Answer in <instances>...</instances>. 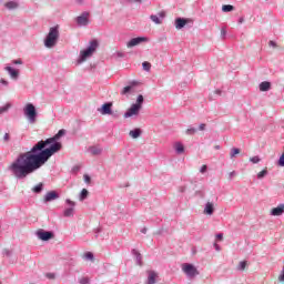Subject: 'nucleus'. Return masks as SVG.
<instances>
[{
  "instance_id": "nucleus-38",
  "label": "nucleus",
  "mask_w": 284,
  "mask_h": 284,
  "mask_svg": "<svg viewBox=\"0 0 284 284\" xmlns=\"http://www.w3.org/2000/svg\"><path fill=\"white\" fill-rule=\"evenodd\" d=\"M12 63L14 65H22L23 64V61H21V59H18V60H13Z\"/></svg>"
},
{
  "instance_id": "nucleus-31",
  "label": "nucleus",
  "mask_w": 284,
  "mask_h": 284,
  "mask_svg": "<svg viewBox=\"0 0 284 284\" xmlns=\"http://www.w3.org/2000/svg\"><path fill=\"white\" fill-rule=\"evenodd\" d=\"M88 199V191L83 189L80 194V201H85Z\"/></svg>"
},
{
  "instance_id": "nucleus-46",
  "label": "nucleus",
  "mask_w": 284,
  "mask_h": 284,
  "mask_svg": "<svg viewBox=\"0 0 284 284\" xmlns=\"http://www.w3.org/2000/svg\"><path fill=\"white\" fill-rule=\"evenodd\" d=\"M0 83H2V85H8V81H6L4 79H1Z\"/></svg>"
},
{
  "instance_id": "nucleus-35",
  "label": "nucleus",
  "mask_w": 284,
  "mask_h": 284,
  "mask_svg": "<svg viewBox=\"0 0 284 284\" xmlns=\"http://www.w3.org/2000/svg\"><path fill=\"white\" fill-rule=\"evenodd\" d=\"M10 105L0 106V114H3V112H8Z\"/></svg>"
},
{
  "instance_id": "nucleus-4",
  "label": "nucleus",
  "mask_w": 284,
  "mask_h": 284,
  "mask_svg": "<svg viewBox=\"0 0 284 284\" xmlns=\"http://www.w3.org/2000/svg\"><path fill=\"white\" fill-rule=\"evenodd\" d=\"M24 115L27 116L29 123H37V109L34 104L28 103L24 106Z\"/></svg>"
},
{
  "instance_id": "nucleus-7",
  "label": "nucleus",
  "mask_w": 284,
  "mask_h": 284,
  "mask_svg": "<svg viewBox=\"0 0 284 284\" xmlns=\"http://www.w3.org/2000/svg\"><path fill=\"white\" fill-rule=\"evenodd\" d=\"M145 41H148V38H145V37L133 38L126 43V48H134Z\"/></svg>"
},
{
  "instance_id": "nucleus-20",
  "label": "nucleus",
  "mask_w": 284,
  "mask_h": 284,
  "mask_svg": "<svg viewBox=\"0 0 284 284\" xmlns=\"http://www.w3.org/2000/svg\"><path fill=\"white\" fill-rule=\"evenodd\" d=\"M272 88V84L267 81H264L260 84L261 92H267Z\"/></svg>"
},
{
  "instance_id": "nucleus-9",
  "label": "nucleus",
  "mask_w": 284,
  "mask_h": 284,
  "mask_svg": "<svg viewBox=\"0 0 284 284\" xmlns=\"http://www.w3.org/2000/svg\"><path fill=\"white\" fill-rule=\"evenodd\" d=\"M150 19L151 21H153V23H156L159 26L163 23V19H165V11H161L159 16H151Z\"/></svg>"
},
{
  "instance_id": "nucleus-22",
  "label": "nucleus",
  "mask_w": 284,
  "mask_h": 284,
  "mask_svg": "<svg viewBox=\"0 0 284 284\" xmlns=\"http://www.w3.org/2000/svg\"><path fill=\"white\" fill-rule=\"evenodd\" d=\"M4 7L8 10H17V8H19V3L14 2V1H9L4 4Z\"/></svg>"
},
{
  "instance_id": "nucleus-12",
  "label": "nucleus",
  "mask_w": 284,
  "mask_h": 284,
  "mask_svg": "<svg viewBox=\"0 0 284 284\" xmlns=\"http://www.w3.org/2000/svg\"><path fill=\"white\" fill-rule=\"evenodd\" d=\"M67 203L71 207H69L64 211V216H72V214H74V205H77V203L74 201H71V200H67Z\"/></svg>"
},
{
  "instance_id": "nucleus-6",
  "label": "nucleus",
  "mask_w": 284,
  "mask_h": 284,
  "mask_svg": "<svg viewBox=\"0 0 284 284\" xmlns=\"http://www.w3.org/2000/svg\"><path fill=\"white\" fill-rule=\"evenodd\" d=\"M141 112V108L136 104H132L131 108L124 113V119H130V116H136Z\"/></svg>"
},
{
  "instance_id": "nucleus-18",
  "label": "nucleus",
  "mask_w": 284,
  "mask_h": 284,
  "mask_svg": "<svg viewBox=\"0 0 284 284\" xmlns=\"http://www.w3.org/2000/svg\"><path fill=\"white\" fill-rule=\"evenodd\" d=\"M204 214L212 216L214 214V203L207 202L204 209Z\"/></svg>"
},
{
  "instance_id": "nucleus-14",
  "label": "nucleus",
  "mask_w": 284,
  "mask_h": 284,
  "mask_svg": "<svg viewBox=\"0 0 284 284\" xmlns=\"http://www.w3.org/2000/svg\"><path fill=\"white\" fill-rule=\"evenodd\" d=\"M149 276H148V282L146 284H154L156 283V278H159V274L154 271H149L148 272Z\"/></svg>"
},
{
  "instance_id": "nucleus-37",
  "label": "nucleus",
  "mask_w": 284,
  "mask_h": 284,
  "mask_svg": "<svg viewBox=\"0 0 284 284\" xmlns=\"http://www.w3.org/2000/svg\"><path fill=\"white\" fill-rule=\"evenodd\" d=\"M186 134H196V129L195 128L187 129Z\"/></svg>"
},
{
  "instance_id": "nucleus-17",
  "label": "nucleus",
  "mask_w": 284,
  "mask_h": 284,
  "mask_svg": "<svg viewBox=\"0 0 284 284\" xmlns=\"http://www.w3.org/2000/svg\"><path fill=\"white\" fill-rule=\"evenodd\" d=\"M4 70L10 74L11 79H19V71L12 67H6Z\"/></svg>"
},
{
  "instance_id": "nucleus-41",
  "label": "nucleus",
  "mask_w": 284,
  "mask_h": 284,
  "mask_svg": "<svg viewBox=\"0 0 284 284\" xmlns=\"http://www.w3.org/2000/svg\"><path fill=\"white\" fill-rule=\"evenodd\" d=\"M3 141H6V142L10 141V134L9 133H6L3 135Z\"/></svg>"
},
{
  "instance_id": "nucleus-15",
  "label": "nucleus",
  "mask_w": 284,
  "mask_h": 284,
  "mask_svg": "<svg viewBox=\"0 0 284 284\" xmlns=\"http://www.w3.org/2000/svg\"><path fill=\"white\" fill-rule=\"evenodd\" d=\"M38 236L41 241H50V239H52V232H48V231L38 232Z\"/></svg>"
},
{
  "instance_id": "nucleus-42",
  "label": "nucleus",
  "mask_w": 284,
  "mask_h": 284,
  "mask_svg": "<svg viewBox=\"0 0 284 284\" xmlns=\"http://www.w3.org/2000/svg\"><path fill=\"white\" fill-rule=\"evenodd\" d=\"M217 241H223V233L216 235Z\"/></svg>"
},
{
  "instance_id": "nucleus-16",
  "label": "nucleus",
  "mask_w": 284,
  "mask_h": 284,
  "mask_svg": "<svg viewBox=\"0 0 284 284\" xmlns=\"http://www.w3.org/2000/svg\"><path fill=\"white\" fill-rule=\"evenodd\" d=\"M185 26H187V20H185L183 18H178L175 20V28H176V30H182V28H185Z\"/></svg>"
},
{
  "instance_id": "nucleus-47",
  "label": "nucleus",
  "mask_w": 284,
  "mask_h": 284,
  "mask_svg": "<svg viewBox=\"0 0 284 284\" xmlns=\"http://www.w3.org/2000/svg\"><path fill=\"white\" fill-rule=\"evenodd\" d=\"M199 130L201 131L205 130V124L204 123L200 124Z\"/></svg>"
},
{
  "instance_id": "nucleus-30",
  "label": "nucleus",
  "mask_w": 284,
  "mask_h": 284,
  "mask_svg": "<svg viewBox=\"0 0 284 284\" xmlns=\"http://www.w3.org/2000/svg\"><path fill=\"white\" fill-rule=\"evenodd\" d=\"M236 154H241V149L233 148L231 150V159H234V156H236Z\"/></svg>"
},
{
  "instance_id": "nucleus-44",
  "label": "nucleus",
  "mask_w": 284,
  "mask_h": 284,
  "mask_svg": "<svg viewBox=\"0 0 284 284\" xmlns=\"http://www.w3.org/2000/svg\"><path fill=\"white\" fill-rule=\"evenodd\" d=\"M268 45H271L272 48H276V42L270 41V42H268Z\"/></svg>"
},
{
  "instance_id": "nucleus-39",
  "label": "nucleus",
  "mask_w": 284,
  "mask_h": 284,
  "mask_svg": "<svg viewBox=\"0 0 284 284\" xmlns=\"http://www.w3.org/2000/svg\"><path fill=\"white\" fill-rule=\"evenodd\" d=\"M200 172H201L202 174H205V172H207V165L203 164L202 168H201V170H200Z\"/></svg>"
},
{
  "instance_id": "nucleus-32",
  "label": "nucleus",
  "mask_w": 284,
  "mask_h": 284,
  "mask_svg": "<svg viewBox=\"0 0 284 284\" xmlns=\"http://www.w3.org/2000/svg\"><path fill=\"white\" fill-rule=\"evenodd\" d=\"M32 190H33V192H36V194H39V192H41V190H43V184L40 183V184L36 185Z\"/></svg>"
},
{
  "instance_id": "nucleus-8",
  "label": "nucleus",
  "mask_w": 284,
  "mask_h": 284,
  "mask_svg": "<svg viewBox=\"0 0 284 284\" xmlns=\"http://www.w3.org/2000/svg\"><path fill=\"white\" fill-rule=\"evenodd\" d=\"M90 17V13L84 12L81 16L77 18L78 26H88L89 21L88 18Z\"/></svg>"
},
{
  "instance_id": "nucleus-48",
  "label": "nucleus",
  "mask_w": 284,
  "mask_h": 284,
  "mask_svg": "<svg viewBox=\"0 0 284 284\" xmlns=\"http://www.w3.org/2000/svg\"><path fill=\"white\" fill-rule=\"evenodd\" d=\"M134 3H142V1H145V0H133Z\"/></svg>"
},
{
  "instance_id": "nucleus-49",
  "label": "nucleus",
  "mask_w": 284,
  "mask_h": 284,
  "mask_svg": "<svg viewBox=\"0 0 284 284\" xmlns=\"http://www.w3.org/2000/svg\"><path fill=\"white\" fill-rule=\"evenodd\" d=\"M215 150H221V146L220 145H215Z\"/></svg>"
},
{
  "instance_id": "nucleus-45",
  "label": "nucleus",
  "mask_w": 284,
  "mask_h": 284,
  "mask_svg": "<svg viewBox=\"0 0 284 284\" xmlns=\"http://www.w3.org/2000/svg\"><path fill=\"white\" fill-rule=\"evenodd\" d=\"M230 179L236 176V172L235 171H232L230 174H229Z\"/></svg>"
},
{
  "instance_id": "nucleus-3",
  "label": "nucleus",
  "mask_w": 284,
  "mask_h": 284,
  "mask_svg": "<svg viewBox=\"0 0 284 284\" xmlns=\"http://www.w3.org/2000/svg\"><path fill=\"white\" fill-rule=\"evenodd\" d=\"M57 41H59V27H52L44 40V45L45 48H54Z\"/></svg>"
},
{
  "instance_id": "nucleus-34",
  "label": "nucleus",
  "mask_w": 284,
  "mask_h": 284,
  "mask_svg": "<svg viewBox=\"0 0 284 284\" xmlns=\"http://www.w3.org/2000/svg\"><path fill=\"white\" fill-rule=\"evenodd\" d=\"M132 90V87L128 85L124 87V89L122 90V94H128V92H130Z\"/></svg>"
},
{
  "instance_id": "nucleus-13",
  "label": "nucleus",
  "mask_w": 284,
  "mask_h": 284,
  "mask_svg": "<svg viewBox=\"0 0 284 284\" xmlns=\"http://www.w3.org/2000/svg\"><path fill=\"white\" fill-rule=\"evenodd\" d=\"M99 112H101V114H112V102L104 103Z\"/></svg>"
},
{
  "instance_id": "nucleus-11",
  "label": "nucleus",
  "mask_w": 284,
  "mask_h": 284,
  "mask_svg": "<svg viewBox=\"0 0 284 284\" xmlns=\"http://www.w3.org/2000/svg\"><path fill=\"white\" fill-rule=\"evenodd\" d=\"M284 214V204H280L277 207L271 210L272 216H283Z\"/></svg>"
},
{
  "instance_id": "nucleus-40",
  "label": "nucleus",
  "mask_w": 284,
  "mask_h": 284,
  "mask_svg": "<svg viewBox=\"0 0 284 284\" xmlns=\"http://www.w3.org/2000/svg\"><path fill=\"white\" fill-rule=\"evenodd\" d=\"M45 276L51 281L55 278L54 273H47Z\"/></svg>"
},
{
  "instance_id": "nucleus-33",
  "label": "nucleus",
  "mask_w": 284,
  "mask_h": 284,
  "mask_svg": "<svg viewBox=\"0 0 284 284\" xmlns=\"http://www.w3.org/2000/svg\"><path fill=\"white\" fill-rule=\"evenodd\" d=\"M84 258H87L88 261H94V254H92V252H87L84 254Z\"/></svg>"
},
{
  "instance_id": "nucleus-24",
  "label": "nucleus",
  "mask_w": 284,
  "mask_h": 284,
  "mask_svg": "<svg viewBox=\"0 0 284 284\" xmlns=\"http://www.w3.org/2000/svg\"><path fill=\"white\" fill-rule=\"evenodd\" d=\"M142 68H143V70H145V72H150V70H152V63L144 61L142 63Z\"/></svg>"
},
{
  "instance_id": "nucleus-28",
  "label": "nucleus",
  "mask_w": 284,
  "mask_h": 284,
  "mask_svg": "<svg viewBox=\"0 0 284 284\" xmlns=\"http://www.w3.org/2000/svg\"><path fill=\"white\" fill-rule=\"evenodd\" d=\"M143 101H144L143 95H139L136 99V103L134 105H138L141 109L143 108Z\"/></svg>"
},
{
  "instance_id": "nucleus-23",
  "label": "nucleus",
  "mask_w": 284,
  "mask_h": 284,
  "mask_svg": "<svg viewBox=\"0 0 284 284\" xmlns=\"http://www.w3.org/2000/svg\"><path fill=\"white\" fill-rule=\"evenodd\" d=\"M175 151L178 152V154H183L185 152V146H183V144L181 143H176Z\"/></svg>"
},
{
  "instance_id": "nucleus-29",
  "label": "nucleus",
  "mask_w": 284,
  "mask_h": 284,
  "mask_svg": "<svg viewBox=\"0 0 284 284\" xmlns=\"http://www.w3.org/2000/svg\"><path fill=\"white\" fill-rule=\"evenodd\" d=\"M248 161L253 164L261 163V158L258 155L252 156Z\"/></svg>"
},
{
  "instance_id": "nucleus-1",
  "label": "nucleus",
  "mask_w": 284,
  "mask_h": 284,
  "mask_svg": "<svg viewBox=\"0 0 284 284\" xmlns=\"http://www.w3.org/2000/svg\"><path fill=\"white\" fill-rule=\"evenodd\" d=\"M61 136H65V130L61 129L53 138L41 140L36 143L30 151L20 153L8 166L9 172L16 179H27L37 170H41L53 154H57L62 148L58 142Z\"/></svg>"
},
{
  "instance_id": "nucleus-2",
  "label": "nucleus",
  "mask_w": 284,
  "mask_h": 284,
  "mask_svg": "<svg viewBox=\"0 0 284 284\" xmlns=\"http://www.w3.org/2000/svg\"><path fill=\"white\" fill-rule=\"evenodd\" d=\"M97 48H99V42L97 40H92L89 44V48L80 51L79 63H83V61H88L94 52H97Z\"/></svg>"
},
{
  "instance_id": "nucleus-19",
  "label": "nucleus",
  "mask_w": 284,
  "mask_h": 284,
  "mask_svg": "<svg viewBox=\"0 0 284 284\" xmlns=\"http://www.w3.org/2000/svg\"><path fill=\"white\" fill-rule=\"evenodd\" d=\"M89 152L93 155V156H99V154H101L103 152L102 148L99 146H90L89 148Z\"/></svg>"
},
{
  "instance_id": "nucleus-36",
  "label": "nucleus",
  "mask_w": 284,
  "mask_h": 284,
  "mask_svg": "<svg viewBox=\"0 0 284 284\" xmlns=\"http://www.w3.org/2000/svg\"><path fill=\"white\" fill-rule=\"evenodd\" d=\"M88 283H90V278H88V277L80 278V284H88Z\"/></svg>"
},
{
  "instance_id": "nucleus-26",
  "label": "nucleus",
  "mask_w": 284,
  "mask_h": 284,
  "mask_svg": "<svg viewBox=\"0 0 284 284\" xmlns=\"http://www.w3.org/2000/svg\"><path fill=\"white\" fill-rule=\"evenodd\" d=\"M222 10H223L224 12H232V10H234V6H232V4H224V6L222 7Z\"/></svg>"
},
{
  "instance_id": "nucleus-10",
  "label": "nucleus",
  "mask_w": 284,
  "mask_h": 284,
  "mask_svg": "<svg viewBox=\"0 0 284 284\" xmlns=\"http://www.w3.org/2000/svg\"><path fill=\"white\" fill-rule=\"evenodd\" d=\"M55 199H59L57 191H50L44 196V203H50V201H55Z\"/></svg>"
},
{
  "instance_id": "nucleus-21",
  "label": "nucleus",
  "mask_w": 284,
  "mask_h": 284,
  "mask_svg": "<svg viewBox=\"0 0 284 284\" xmlns=\"http://www.w3.org/2000/svg\"><path fill=\"white\" fill-rule=\"evenodd\" d=\"M129 136H131V139H139V136H141V129L131 130Z\"/></svg>"
},
{
  "instance_id": "nucleus-5",
  "label": "nucleus",
  "mask_w": 284,
  "mask_h": 284,
  "mask_svg": "<svg viewBox=\"0 0 284 284\" xmlns=\"http://www.w3.org/2000/svg\"><path fill=\"white\" fill-rule=\"evenodd\" d=\"M182 270L184 273H186L187 276H197L199 274V271L192 264H183Z\"/></svg>"
},
{
  "instance_id": "nucleus-43",
  "label": "nucleus",
  "mask_w": 284,
  "mask_h": 284,
  "mask_svg": "<svg viewBox=\"0 0 284 284\" xmlns=\"http://www.w3.org/2000/svg\"><path fill=\"white\" fill-rule=\"evenodd\" d=\"M84 181H85L87 183H90V181H91L90 175H84Z\"/></svg>"
},
{
  "instance_id": "nucleus-25",
  "label": "nucleus",
  "mask_w": 284,
  "mask_h": 284,
  "mask_svg": "<svg viewBox=\"0 0 284 284\" xmlns=\"http://www.w3.org/2000/svg\"><path fill=\"white\" fill-rule=\"evenodd\" d=\"M247 267V261H242L240 262L237 270H240L241 272H244V270H246Z\"/></svg>"
},
{
  "instance_id": "nucleus-27",
  "label": "nucleus",
  "mask_w": 284,
  "mask_h": 284,
  "mask_svg": "<svg viewBox=\"0 0 284 284\" xmlns=\"http://www.w3.org/2000/svg\"><path fill=\"white\" fill-rule=\"evenodd\" d=\"M267 176V168L257 173V179H265Z\"/></svg>"
}]
</instances>
